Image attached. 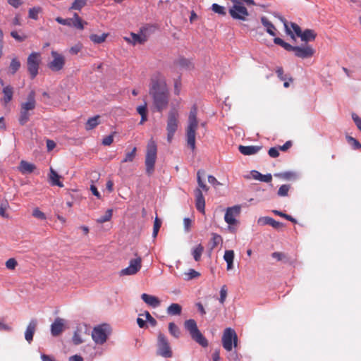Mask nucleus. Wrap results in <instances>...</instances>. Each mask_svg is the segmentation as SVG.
<instances>
[{"instance_id": "obj_1", "label": "nucleus", "mask_w": 361, "mask_h": 361, "mask_svg": "<svg viewBox=\"0 0 361 361\" xmlns=\"http://www.w3.org/2000/svg\"><path fill=\"white\" fill-rule=\"evenodd\" d=\"M149 94L152 98L156 110L162 112L168 106L169 92L164 77L157 73L151 78Z\"/></svg>"}, {"instance_id": "obj_2", "label": "nucleus", "mask_w": 361, "mask_h": 361, "mask_svg": "<svg viewBox=\"0 0 361 361\" xmlns=\"http://www.w3.org/2000/svg\"><path fill=\"white\" fill-rule=\"evenodd\" d=\"M197 114V108L196 106H193L190 109L188 116V126L185 129L187 144L192 151L195 149L196 130L198 127Z\"/></svg>"}, {"instance_id": "obj_3", "label": "nucleus", "mask_w": 361, "mask_h": 361, "mask_svg": "<svg viewBox=\"0 0 361 361\" xmlns=\"http://www.w3.org/2000/svg\"><path fill=\"white\" fill-rule=\"evenodd\" d=\"M157 144L153 140H150L147 144L145 157L146 173L151 176L154 171V164L157 159Z\"/></svg>"}, {"instance_id": "obj_4", "label": "nucleus", "mask_w": 361, "mask_h": 361, "mask_svg": "<svg viewBox=\"0 0 361 361\" xmlns=\"http://www.w3.org/2000/svg\"><path fill=\"white\" fill-rule=\"evenodd\" d=\"M179 114L176 107H171L167 116V140L171 142L173 135L178 127Z\"/></svg>"}, {"instance_id": "obj_5", "label": "nucleus", "mask_w": 361, "mask_h": 361, "mask_svg": "<svg viewBox=\"0 0 361 361\" xmlns=\"http://www.w3.org/2000/svg\"><path fill=\"white\" fill-rule=\"evenodd\" d=\"M111 333V326L107 324H102L93 328L91 336L92 340L96 344L103 345L106 343Z\"/></svg>"}, {"instance_id": "obj_6", "label": "nucleus", "mask_w": 361, "mask_h": 361, "mask_svg": "<svg viewBox=\"0 0 361 361\" xmlns=\"http://www.w3.org/2000/svg\"><path fill=\"white\" fill-rule=\"evenodd\" d=\"M185 328L189 331L192 338L202 347L208 345V341L197 328L194 319L186 320L184 323Z\"/></svg>"}, {"instance_id": "obj_7", "label": "nucleus", "mask_w": 361, "mask_h": 361, "mask_svg": "<svg viewBox=\"0 0 361 361\" xmlns=\"http://www.w3.org/2000/svg\"><path fill=\"white\" fill-rule=\"evenodd\" d=\"M41 61V54L39 52H32L27 56V68L31 79H34L38 75Z\"/></svg>"}, {"instance_id": "obj_8", "label": "nucleus", "mask_w": 361, "mask_h": 361, "mask_svg": "<svg viewBox=\"0 0 361 361\" xmlns=\"http://www.w3.org/2000/svg\"><path fill=\"white\" fill-rule=\"evenodd\" d=\"M221 341L224 348L228 352L231 351L233 347L236 348L238 346L237 334L231 328L225 329Z\"/></svg>"}, {"instance_id": "obj_9", "label": "nucleus", "mask_w": 361, "mask_h": 361, "mask_svg": "<svg viewBox=\"0 0 361 361\" xmlns=\"http://www.w3.org/2000/svg\"><path fill=\"white\" fill-rule=\"evenodd\" d=\"M233 6L229 9V14L233 19L245 20L249 13L247 8L239 0H231Z\"/></svg>"}, {"instance_id": "obj_10", "label": "nucleus", "mask_w": 361, "mask_h": 361, "mask_svg": "<svg viewBox=\"0 0 361 361\" xmlns=\"http://www.w3.org/2000/svg\"><path fill=\"white\" fill-rule=\"evenodd\" d=\"M157 355L169 358L171 357L173 353L166 336L159 333L157 338Z\"/></svg>"}, {"instance_id": "obj_11", "label": "nucleus", "mask_w": 361, "mask_h": 361, "mask_svg": "<svg viewBox=\"0 0 361 361\" xmlns=\"http://www.w3.org/2000/svg\"><path fill=\"white\" fill-rule=\"evenodd\" d=\"M51 55L53 59L47 63V67L53 72L61 71L66 63L65 56L54 50L51 51Z\"/></svg>"}, {"instance_id": "obj_12", "label": "nucleus", "mask_w": 361, "mask_h": 361, "mask_svg": "<svg viewBox=\"0 0 361 361\" xmlns=\"http://www.w3.org/2000/svg\"><path fill=\"white\" fill-rule=\"evenodd\" d=\"M274 16V18H276L278 21L283 26L288 35H290L292 38H294L295 34L297 37H300L302 31L298 24L295 23H288L283 17L280 16L279 14L275 13Z\"/></svg>"}, {"instance_id": "obj_13", "label": "nucleus", "mask_w": 361, "mask_h": 361, "mask_svg": "<svg viewBox=\"0 0 361 361\" xmlns=\"http://www.w3.org/2000/svg\"><path fill=\"white\" fill-rule=\"evenodd\" d=\"M142 267V258L137 257L129 262V266L120 271V276H130L136 274Z\"/></svg>"}, {"instance_id": "obj_14", "label": "nucleus", "mask_w": 361, "mask_h": 361, "mask_svg": "<svg viewBox=\"0 0 361 361\" xmlns=\"http://www.w3.org/2000/svg\"><path fill=\"white\" fill-rule=\"evenodd\" d=\"M293 53L298 58L305 59L312 57L315 53V49L310 44L302 46H295Z\"/></svg>"}, {"instance_id": "obj_15", "label": "nucleus", "mask_w": 361, "mask_h": 361, "mask_svg": "<svg viewBox=\"0 0 361 361\" xmlns=\"http://www.w3.org/2000/svg\"><path fill=\"white\" fill-rule=\"evenodd\" d=\"M152 27H143L140 29V34H135L133 32L130 33L132 37V44L135 45L137 44H144L148 39L147 32L151 30Z\"/></svg>"}, {"instance_id": "obj_16", "label": "nucleus", "mask_w": 361, "mask_h": 361, "mask_svg": "<svg viewBox=\"0 0 361 361\" xmlns=\"http://www.w3.org/2000/svg\"><path fill=\"white\" fill-rule=\"evenodd\" d=\"M240 207L239 206H234L227 209L224 219L225 221L229 225H233L236 223L235 217L239 215Z\"/></svg>"}, {"instance_id": "obj_17", "label": "nucleus", "mask_w": 361, "mask_h": 361, "mask_svg": "<svg viewBox=\"0 0 361 361\" xmlns=\"http://www.w3.org/2000/svg\"><path fill=\"white\" fill-rule=\"evenodd\" d=\"M37 320L36 319H32L27 326L25 331V338L29 343L33 340V336L37 330Z\"/></svg>"}, {"instance_id": "obj_18", "label": "nucleus", "mask_w": 361, "mask_h": 361, "mask_svg": "<svg viewBox=\"0 0 361 361\" xmlns=\"http://www.w3.org/2000/svg\"><path fill=\"white\" fill-rule=\"evenodd\" d=\"M36 104L35 92L32 90L27 95V100L20 104V108L31 111L35 109Z\"/></svg>"}, {"instance_id": "obj_19", "label": "nucleus", "mask_w": 361, "mask_h": 361, "mask_svg": "<svg viewBox=\"0 0 361 361\" xmlns=\"http://www.w3.org/2000/svg\"><path fill=\"white\" fill-rule=\"evenodd\" d=\"M64 319L56 318L51 325V334L53 336H59L64 330Z\"/></svg>"}, {"instance_id": "obj_20", "label": "nucleus", "mask_w": 361, "mask_h": 361, "mask_svg": "<svg viewBox=\"0 0 361 361\" xmlns=\"http://www.w3.org/2000/svg\"><path fill=\"white\" fill-rule=\"evenodd\" d=\"M195 195L197 209L202 213H204L205 201L202 190L200 188H197L195 190Z\"/></svg>"}, {"instance_id": "obj_21", "label": "nucleus", "mask_w": 361, "mask_h": 361, "mask_svg": "<svg viewBox=\"0 0 361 361\" xmlns=\"http://www.w3.org/2000/svg\"><path fill=\"white\" fill-rule=\"evenodd\" d=\"M141 298L147 305L152 307H157L161 304V301L157 297L147 293H142Z\"/></svg>"}, {"instance_id": "obj_22", "label": "nucleus", "mask_w": 361, "mask_h": 361, "mask_svg": "<svg viewBox=\"0 0 361 361\" xmlns=\"http://www.w3.org/2000/svg\"><path fill=\"white\" fill-rule=\"evenodd\" d=\"M61 176L54 170L52 167L50 168V173L49 176V183L51 185H57L60 188L63 187V184L60 181Z\"/></svg>"}, {"instance_id": "obj_23", "label": "nucleus", "mask_w": 361, "mask_h": 361, "mask_svg": "<svg viewBox=\"0 0 361 361\" xmlns=\"http://www.w3.org/2000/svg\"><path fill=\"white\" fill-rule=\"evenodd\" d=\"M261 149V147L259 146H243L240 145L238 147V149L240 152L244 155H252L257 153Z\"/></svg>"}, {"instance_id": "obj_24", "label": "nucleus", "mask_w": 361, "mask_h": 361, "mask_svg": "<svg viewBox=\"0 0 361 361\" xmlns=\"http://www.w3.org/2000/svg\"><path fill=\"white\" fill-rule=\"evenodd\" d=\"M2 92L4 97L1 99V101L4 102V105H6L13 99V88L11 85H6L4 87Z\"/></svg>"}, {"instance_id": "obj_25", "label": "nucleus", "mask_w": 361, "mask_h": 361, "mask_svg": "<svg viewBox=\"0 0 361 361\" xmlns=\"http://www.w3.org/2000/svg\"><path fill=\"white\" fill-rule=\"evenodd\" d=\"M316 37L317 33L313 30L306 29L302 32L300 38L302 42H308L314 41Z\"/></svg>"}, {"instance_id": "obj_26", "label": "nucleus", "mask_w": 361, "mask_h": 361, "mask_svg": "<svg viewBox=\"0 0 361 361\" xmlns=\"http://www.w3.org/2000/svg\"><path fill=\"white\" fill-rule=\"evenodd\" d=\"M250 178L259 180L261 182L269 183L271 182V174L267 173L263 175L257 171L253 170L250 172Z\"/></svg>"}, {"instance_id": "obj_27", "label": "nucleus", "mask_w": 361, "mask_h": 361, "mask_svg": "<svg viewBox=\"0 0 361 361\" xmlns=\"http://www.w3.org/2000/svg\"><path fill=\"white\" fill-rule=\"evenodd\" d=\"M36 169V166L31 163L22 160L20 163L19 170L23 173H31Z\"/></svg>"}, {"instance_id": "obj_28", "label": "nucleus", "mask_w": 361, "mask_h": 361, "mask_svg": "<svg viewBox=\"0 0 361 361\" xmlns=\"http://www.w3.org/2000/svg\"><path fill=\"white\" fill-rule=\"evenodd\" d=\"M276 73L277 74L278 78L281 80L284 81L283 86L284 87H288L290 86L289 82L292 81L293 79L291 77H288L286 75L284 74V71L283 68L278 67L276 70Z\"/></svg>"}, {"instance_id": "obj_29", "label": "nucleus", "mask_w": 361, "mask_h": 361, "mask_svg": "<svg viewBox=\"0 0 361 361\" xmlns=\"http://www.w3.org/2000/svg\"><path fill=\"white\" fill-rule=\"evenodd\" d=\"M293 145V142L290 140L286 142V143L281 146L272 147V157H277L279 155V149L286 152Z\"/></svg>"}, {"instance_id": "obj_30", "label": "nucleus", "mask_w": 361, "mask_h": 361, "mask_svg": "<svg viewBox=\"0 0 361 361\" xmlns=\"http://www.w3.org/2000/svg\"><path fill=\"white\" fill-rule=\"evenodd\" d=\"M85 24L86 25L87 23L83 22L78 14L75 13L73 14V18H71V26H73L79 30H83Z\"/></svg>"}, {"instance_id": "obj_31", "label": "nucleus", "mask_w": 361, "mask_h": 361, "mask_svg": "<svg viewBox=\"0 0 361 361\" xmlns=\"http://www.w3.org/2000/svg\"><path fill=\"white\" fill-rule=\"evenodd\" d=\"M224 259L227 263V269L230 270L233 267L234 252L233 250H226Z\"/></svg>"}, {"instance_id": "obj_32", "label": "nucleus", "mask_w": 361, "mask_h": 361, "mask_svg": "<svg viewBox=\"0 0 361 361\" xmlns=\"http://www.w3.org/2000/svg\"><path fill=\"white\" fill-rule=\"evenodd\" d=\"M31 114L30 111H26L22 108L20 109V115L18 118V122L21 126L25 125L30 120Z\"/></svg>"}, {"instance_id": "obj_33", "label": "nucleus", "mask_w": 361, "mask_h": 361, "mask_svg": "<svg viewBox=\"0 0 361 361\" xmlns=\"http://www.w3.org/2000/svg\"><path fill=\"white\" fill-rule=\"evenodd\" d=\"M99 118L100 116L99 115L90 118L85 124L86 130H92L97 127L100 123Z\"/></svg>"}, {"instance_id": "obj_34", "label": "nucleus", "mask_w": 361, "mask_h": 361, "mask_svg": "<svg viewBox=\"0 0 361 361\" xmlns=\"http://www.w3.org/2000/svg\"><path fill=\"white\" fill-rule=\"evenodd\" d=\"M21 63L17 57L11 59L8 67V71L11 74L14 75L20 68Z\"/></svg>"}, {"instance_id": "obj_35", "label": "nucleus", "mask_w": 361, "mask_h": 361, "mask_svg": "<svg viewBox=\"0 0 361 361\" xmlns=\"http://www.w3.org/2000/svg\"><path fill=\"white\" fill-rule=\"evenodd\" d=\"M137 111L141 116V120L140 123L142 124L147 120V103L145 102L143 105L138 106L137 107Z\"/></svg>"}, {"instance_id": "obj_36", "label": "nucleus", "mask_w": 361, "mask_h": 361, "mask_svg": "<svg viewBox=\"0 0 361 361\" xmlns=\"http://www.w3.org/2000/svg\"><path fill=\"white\" fill-rule=\"evenodd\" d=\"M108 35V33H103L100 35L92 34L90 35V39L94 44H101L106 41Z\"/></svg>"}, {"instance_id": "obj_37", "label": "nucleus", "mask_w": 361, "mask_h": 361, "mask_svg": "<svg viewBox=\"0 0 361 361\" xmlns=\"http://www.w3.org/2000/svg\"><path fill=\"white\" fill-rule=\"evenodd\" d=\"M182 307L178 303H172L167 308V313L170 315H179L181 313Z\"/></svg>"}, {"instance_id": "obj_38", "label": "nucleus", "mask_w": 361, "mask_h": 361, "mask_svg": "<svg viewBox=\"0 0 361 361\" xmlns=\"http://www.w3.org/2000/svg\"><path fill=\"white\" fill-rule=\"evenodd\" d=\"M203 252L204 247L201 244L197 245L195 247L193 248L192 255L196 262H199L200 260Z\"/></svg>"}, {"instance_id": "obj_39", "label": "nucleus", "mask_w": 361, "mask_h": 361, "mask_svg": "<svg viewBox=\"0 0 361 361\" xmlns=\"http://www.w3.org/2000/svg\"><path fill=\"white\" fill-rule=\"evenodd\" d=\"M222 243L223 239L220 235L215 233H212V238L210 240L212 250L214 249L216 246H218L219 244H221Z\"/></svg>"}, {"instance_id": "obj_40", "label": "nucleus", "mask_w": 361, "mask_h": 361, "mask_svg": "<svg viewBox=\"0 0 361 361\" xmlns=\"http://www.w3.org/2000/svg\"><path fill=\"white\" fill-rule=\"evenodd\" d=\"M169 331L171 336L175 338H179L180 335V330L173 322L169 324Z\"/></svg>"}, {"instance_id": "obj_41", "label": "nucleus", "mask_w": 361, "mask_h": 361, "mask_svg": "<svg viewBox=\"0 0 361 361\" xmlns=\"http://www.w3.org/2000/svg\"><path fill=\"white\" fill-rule=\"evenodd\" d=\"M87 4V0H75L71 6L70 7V10H81L85 5Z\"/></svg>"}, {"instance_id": "obj_42", "label": "nucleus", "mask_w": 361, "mask_h": 361, "mask_svg": "<svg viewBox=\"0 0 361 361\" xmlns=\"http://www.w3.org/2000/svg\"><path fill=\"white\" fill-rule=\"evenodd\" d=\"M112 214L113 210L111 209H109L106 211V213L104 216H100L96 221L99 224H103L104 222L109 221L112 217Z\"/></svg>"}, {"instance_id": "obj_43", "label": "nucleus", "mask_w": 361, "mask_h": 361, "mask_svg": "<svg viewBox=\"0 0 361 361\" xmlns=\"http://www.w3.org/2000/svg\"><path fill=\"white\" fill-rule=\"evenodd\" d=\"M272 257L276 259V261L285 263L289 261L288 257L283 252H274L272 253Z\"/></svg>"}, {"instance_id": "obj_44", "label": "nucleus", "mask_w": 361, "mask_h": 361, "mask_svg": "<svg viewBox=\"0 0 361 361\" xmlns=\"http://www.w3.org/2000/svg\"><path fill=\"white\" fill-rule=\"evenodd\" d=\"M136 147H134L130 152H127L125 158L122 161V163L133 161L136 156Z\"/></svg>"}, {"instance_id": "obj_45", "label": "nucleus", "mask_w": 361, "mask_h": 361, "mask_svg": "<svg viewBox=\"0 0 361 361\" xmlns=\"http://www.w3.org/2000/svg\"><path fill=\"white\" fill-rule=\"evenodd\" d=\"M346 140H347L348 142L352 145V147L354 149H357L361 148V144L355 138H354L350 135H347Z\"/></svg>"}, {"instance_id": "obj_46", "label": "nucleus", "mask_w": 361, "mask_h": 361, "mask_svg": "<svg viewBox=\"0 0 361 361\" xmlns=\"http://www.w3.org/2000/svg\"><path fill=\"white\" fill-rule=\"evenodd\" d=\"M212 10L219 15L225 16L226 15V10L225 8L222 6H220L217 4H213L212 6Z\"/></svg>"}, {"instance_id": "obj_47", "label": "nucleus", "mask_w": 361, "mask_h": 361, "mask_svg": "<svg viewBox=\"0 0 361 361\" xmlns=\"http://www.w3.org/2000/svg\"><path fill=\"white\" fill-rule=\"evenodd\" d=\"M40 11H41V8H39V7H34V8H30L29 13H28L29 18L34 19V20H37L38 14Z\"/></svg>"}, {"instance_id": "obj_48", "label": "nucleus", "mask_w": 361, "mask_h": 361, "mask_svg": "<svg viewBox=\"0 0 361 361\" xmlns=\"http://www.w3.org/2000/svg\"><path fill=\"white\" fill-rule=\"evenodd\" d=\"M161 226V221L158 217H156L154 219V226H153L152 235L154 238L157 237Z\"/></svg>"}, {"instance_id": "obj_49", "label": "nucleus", "mask_w": 361, "mask_h": 361, "mask_svg": "<svg viewBox=\"0 0 361 361\" xmlns=\"http://www.w3.org/2000/svg\"><path fill=\"white\" fill-rule=\"evenodd\" d=\"M201 171H197V183H198V186L200 190H202L205 192L208 191L209 190V188L207 187V185L203 182V180H202L201 178Z\"/></svg>"}, {"instance_id": "obj_50", "label": "nucleus", "mask_w": 361, "mask_h": 361, "mask_svg": "<svg viewBox=\"0 0 361 361\" xmlns=\"http://www.w3.org/2000/svg\"><path fill=\"white\" fill-rule=\"evenodd\" d=\"M272 213L279 215L281 217L285 218L286 219L293 222V223H297V221L295 219L293 218L291 216L286 214L285 213H283L282 212L278 211V210H272Z\"/></svg>"}, {"instance_id": "obj_51", "label": "nucleus", "mask_w": 361, "mask_h": 361, "mask_svg": "<svg viewBox=\"0 0 361 361\" xmlns=\"http://www.w3.org/2000/svg\"><path fill=\"white\" fill-rule=\"evenodd\" d=\"M261 23L265 27L266 31L271 35V22L269 20L267 17L262 16L261 17Z\"/></svg>"}, {"instance_id": "obj_52", "label": "nucleus", "mask_w": 361, "mask_h": 361, "mask_svg": "<svg viewBox=\"0 0 361 361\" xmlns=\"http://www.w3.org/2000/svg\"><path fill=\"white\" fill-rule=\"evenodd\" d=\"M290 188L289 185H282L278 190V195L281 197L286 196Z\"/></svg>"}, {"instance_id": "obj_53", "label": "nucleus", "mask_w": 361, "mask_h": 361, "mask_svg": "<svg viewBox=\"0 0 361 361\" xmlns=\"http://www.w3.org/2000/svg\"><path fill=\"white\" fill-rule=\"evenodd\" d=\"M227 297V288L226 286L224 285L220 290V298L219 302L224 304Z\"/></svg>"}, {"instance_id": "obj_54", "label": "nucleus", "mask_w": 361, "mask_h": 361, "mask_svg": "<svg viewBox=\"0 0 361 361\" xmlns=\"http://www.w3.org/2000/svg\"><path fill=\"white\" fill-rule=\"evenodd\" d=\"M17 264L18 262L14 258H10L6 262V267L10 270L15 269Z\"/></svg>"}, {"instance_id": "obj_55", "label": "nucleus", "mask_w": 361, "mask_h": 361, "mask_svg": "<svg viewBox=\"0 0 361 361\" xmlns=\"http://www.w3.org/2000/svg\"><path fill=\"white\" fill-rule=\"evenodd\" d=\"M32 216L37 219L42 220H44L46 219L44 213L40 211L39 208L34 209L32 212Z\"/></svg>"}, {"instance_id": "obj_56", "label": "nucleus", "mask_w": 361, "mask_h": 361, "mask_svg": "<svg viewBox=\"0 0 361 361\" xmlns=\"http://www.w3.org/2000/svg\"><path fill=\"white\" fill-rule=\"evenodd\" d=\"M82 45L80 43L76 44L71 47L69 49V53L71 54H78L82 49Z\"/></svg>"}, {"instance_id": "obj_57", "label": "nucleus", "mask_w": 361, "mask_h": 361, "mask_svg": "<svg viewBox=\"0 0 361 361\" xmlns=\"http://www.w3.org/2000/svg\"><path fill=\"white\" fill-rule=\"evenodd\" d=\"M186 275V278L185 279L186 280H190V279H192L194 278H197L198 277L200 274L199 272L196 271L195 269H190L189 272L188 273H186L185 274Z\"/></svg>"}, {"instance_id": "obj_58", "label": "nucleus", "mask_w": 361, "mask_h": 361, "mask_svg": "<svg viewBox=\"0 0 361 361\" xmlns=\"http://www.w3.org/2000/svg\"><path fill=\"white\" fill-rule=\"evenodd\" d=\"M11 35L18 42H23L27 38L26 35H20L16 31H12Z\"/></svg>"}, {"instance_id": "obj_59", "label": "nucleus", "mask_w": 361, "mask_h": 361, "mask_svg": "<svg viewBox=\"0 0 361 361\" xmlns=\"http://www.w3.org/2000/svg\"><path fill=\"white\" fill-rule=\"evenodd\" d=\"M257 224L259 226L271 225V217H269V216L260 217L257 220Z\"/></svg>"}, {"instance_id": "obj_60", "label": "nucleus", "mask_w": 361, "mask_h": 361, "mask_svg": "<svg viewBox=\"0 0 361 361\" xmlns=\"http://www.w3.org/2000/svg\"><path fill=\"white\" fill-rule=\"evenodd\" d=\"M114 142V135L111 134V135H109L106 137H105L103 140H102V145H105V146H109L111 145Z\"/></svg>"}, {"instance_id": "obj_61", "label": "nucleus", "mask_w": 361, "mask_h": 361, "mask_svg": "<svg viewBox=\"0 0 361 361\" xmlns=\"http://www.w3.org/2000/svg\"><path fill=\"white\" fill-rule=\"evenodd\" d=\"M56 20L61 25L71 26V18L63 19L61 17H57Z\"/></svg>"}, {"instance_id": "obj_62", "label": "nucleus", "mask_w": 361, "mask_h": 361, "mask_svg": "<svg viewBox=\"0 0 361 361\" xmlns=\"http://www.w3.org/2000/svg\"><path fill=\"white\" fill-rule=\"evenodd\" d=\"M183 225L185 231L189 232L192 226V220L190 218H185L183 219Z\"/></svg>"}, {"instance_id": "obj_63", "label": "nucleus", "mask_w": 361, "mask_h": 361, "mask_svg": "<svg viewBox=\"0 0 361 361\" xmlns=\"http://www.w3.org/2000/svg\"><path fill=\"white\" fill-rule=\"evenodd\" d=\"M145 316L146 319L149 322V324L152 326H156L157 321L155 320V319L154 317H152V315L149 314V312L148 311H146L145 312Z\"/></svg>"}, {"instance_id": "obj_64", "label": "nucleus", "mask_w": 361, "mask_h": 361, "mask_svg": "<svg viewBox=\"0 0 361 361\" xmlns=\"http://www.w3.org/2000/svg\"><path fill=\"white\" fill-rule=\"evenodd\" d=\"M352 118L355 123L357 128L361 130V118L355 114H352Z\"/></svg>"}]
</instances>
